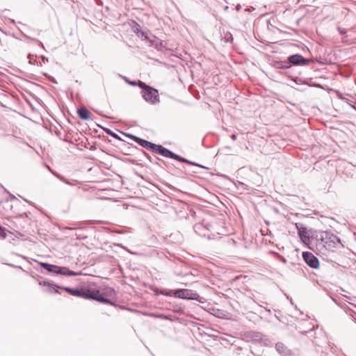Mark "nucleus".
<instances>
[{"label": "nucleus", "instance_id": "nucleus-1", "mask_svg": "<svg viewBox=\"0 0 356 356\" xmlns=\"http://www.w3.org/2000/svg\"><path fill=\"white\" fill-rule=\"evenodd\" d=\"M159 295H164L170 297L173 295L175 298L184 300H197L200 303H204L205 302L204 298L200 296L195 291L186 289H179L175 291L172 289L159 290L157 289V296Z\"/></svg>", "mask_w": 356, "mask_h": 356}, {"label": "nucleus", "instance_id": "nucleus-2", "mask_svg": "<svg viewBox=\"0 0 356 356\" xmlns=\"http://www.w3.org/2000/svg\"><path fill=\"white\" fill-rule=\"evenodd\" d=\"M83 298L87 299H93L103 303H109V298H112L115 295V291L110 288L106 287L101 289L95 288L83 289Z\"/></svg>", "mask_w": 356, "mask_h": 356}, {"label": "nucleus", "instance_id": "nucleus-3", "mask_svg": "<svg viewBox=\"0 0 356 356\" xmlns=\"http://www.w3.org/2000/svg\"><path fill=\"white\" fill-rule=\"evenodd\" d=\"M321 241L326 250L332 251L340 243V239L330 232H323L321 235Z\"/></svg>", "mask_w": 356, "mask_h": 356}, {"label": "nucleus", "instance_id": "nucleus-4", "mask_svg": "<svg viewBox=\"0 0 356 356\" xmlns=\"http://www.w3.org/2000/svg\"><path fill=\"white\" fill-rule=\"evenodd\" d=\"M157 154L161 155L166 158L173 159L177 161H179L181 162L187 163L191 165H197L201 168H204V166L199 165L196 163L189 161L186 159L174 153L169 149L164 147L161 145H157Z\"/></svg>", "mask_w": 356, "mask_h": 356}, {"label": "nucleus", "instance_id": "nucleus-5", "mask_svg": "<svg viewBox=\"0 0 356 356\" xmlns=\"http://www.w3.org/2000/svg\"><path fill=\"white\" fill-rule=\"evenodd\" d=\"M290 67L293 66H306L313 62L312 58H306L299 54H295L287 57Z\"/></svg>", "mask_w": 356, "mask_h": 356}, {"label": "nucleus", "instance_id": "nucleus-6", "mask_svg": "<svg viewBox=\"0 0 356 356\" xmlns=\"http://www.w3.org/2000/svg\"><path fill=\"white\" fill-rule=\"evenodd\" d=\"M245 337L248 340L261 343L265 346L270 344V340L261 332L257 331H248L245 333Z\"/></svg>", "mask_w": 356, "mask_h": 356}, {"label": "nucleus", "instance_id": "nucleus-7", "mask_svg": "<svg viewBox=\"0 0 356 356\" xmlns=\"http://www.w3.org/2000/svg\"><path fill=\"white\" fill-rule=\"evenodd\" d=\"M139 86L142 88L143 90V96L144 99L147 102H149L151 103H154L156 99V96L154 95V89H152L150 87L147 86L144 83L140 82Z\"/></svg>", "mask_w": 356, "mask_h": 356}, {"label": "nucleus", "instance_id": "nucleus-8", "mask_svg": "<svg viewBox=\"0 0 356 356\" xmlns=\"http://www.w3.org/2000/svg\"><path fill=\"white\" fill-rule=\"evenodd\" d=\"M13 201L8 199L3 200L0 202V212L8 217H10L13 213Z\"/></svg>", "mask_w": 356, "mask_h": 356}, {"label": "nucleus", "instance_id": "nucleus-9", "mask_svg": "<svg viewBox=\"0 0 356 356\" xmlns=\"http://www.w3.org/2000/svg\"><path fill=\"white\" fill-rule=\"evenodd\" d=\"M302 258L305 263L312 268H318L319 266V261L312 252H302Z\"/></svg>", "mask_w": 356, "mask_h": 356}, {"label": "nucleus", "instance_id": "nucleus-10", "mask_svg": "<svg viewBox=\"0 0 356 356\" xmlns=\"http://www.w3.org/2000/svg\"><path fill=\"white\" fill-rule=\"evenodd\" d=\"M210 224L203 220L202 222H197L194 225L193 229L195 232L200 236L206 237L208 236Z\"/></svg>", "mask_w": 356, "mask_h": 356}, {"label": "nucleus", "instance_id": "nucleus-11", "mask_svg": "<svg viewBox=\"0 0 356 356\" xmlns=\"http://www.w3.org/2000/svg\"><path fill=\"white\" fill-rule=\"evenodd\" d=\"M157 207L159 209H157L159 211L162 212L161 209L163 208V212L168 213L170 215H174L177 213V211L174 206L170 204H168L165 200H163L161 199H159L157 200Z\"/></svg>", "mask_w": 356, "mask_h": 356}, {"label": "nucleus", "instance_id": "nucleus-12", "mask_svg": "<svg viewBox=\"0 0 356 356\" xmlns=\"http://www.w3.org/2000/svg\"><path fill=\"white\" fill-rule=\"evenodd\" d=\"M296 227L300 238L305 242V239H309V236L307 233V227L302 223H296Z\"/></svg>", "mask_w": 356, "mask_h": 356}, {"label": "nucleus", "instance_id": "nucleus-13", "mask_svg": "<svg viewBox=\"0 0 356 356\" xmlns=\"http://www.w3.org/2000/svg\"><path fill=\"white\" fill-rule=\"evenodd\" d=\"M273 66L276 69H280V70H286V69L291 68L287 58H286V60H284L275 61L273 63Z\"/></svg>", "mask_w": 356, "mask_h": 356}, {"label": "nucleus", "instance_id": "nucleus-14", "mask_svg": "<svg viewBox=\"0 0 356 356\" xmlns=\"http://www.w3.org/2000/svg\"><path fill=\"white\" fill-rule=\"evenodd\" d=\"M78 115L82 120L90 119V112L85 108H81L78 110Z\"/></svg>", "mask_w": 356, "mask_h": 356}, {"label": "nucleus", "instance_id": "nucleus-15", "mask_svg": "<svg viewBox=\"0 0 356 356\" xmlns=\"http://www.w3.org/2000/svg\"><path fill=\"white\" fill-rule=\"evenodd\" d=\"M173 48H174V47H173L172 45L168 46V42H165V41H163V40H161V41L160 42L159 45V44L157 43V51H159V50L162 51V50H163V49H165V50H166V51H172Z\"/></svg>", "mask_w": 356, "mask_h": 356}, {"label": "nucleus", "instance_id": "nucleus-16", "mask_svg": "<svg viewBox=\"0 0 356 356\" xmlns=\"http://www.w3.org/2000/svg\"><path fill=\"white\" fill-rule=\"evenodd\" d=\"M56 273L66 275H79L77 273L70 270L68 268H65V267H63V268L59 267L58 271H56Z\"/></svg>", "mask_w": 356, "mask_h": 356}, {"label": "nucleus", "instance_id": "nucleus-17", "mask_svg": "<svg viewBox=\"0 0 356 356\" xmlns=\"http://www.w3.org/2000/svg\"><path fill=\"white\" fill-rule=\"evenodd\" d=\"M41 266L45 269V270H47L49 272H54V273H56V271H58L59 267L58 266H54V265H51V264H47V263H42L41 264Z\"/></svg>", "mask_w": 356, "mask_h": 356}, {"label": "nucleus", "instance_id": "nucleus-18", "mask_svg": "<svg viewBox=\"0 0 356 356\" xmlns=\"http://www.w3.org/2000/svg\"><path fill=\"white\" fill-rule=\"evenodd\" d=\"M66 291H68L70 294H72L73 296H79V297L83 298V294H84L83 289H81L80 290H79V289L73 290V289L67 288Z\"/></svg>", "mask_w": 356, "mask_h": 356}, {"label": "nucleus", "instance_id": "nucleus-19", "mask_svg": "<svg viewBox=\"0 0 356 356\" xmlns=\"http://www.w3.org/2000/svg\"><path fill=\"white\" fill-rule=\"evenodd\" d=\"M275 348L279 353L284 354L285 353L286 346L283 343L277 342L275 344Z\"/></svg>", "mask_w": 356, "mask_h": 356}, {"label": "nucleus", "instance_id": "nucleus-20", "mask_svg": "<svg viewBox=\"0 0 356 356\" xmlns=\"http://www.w3.org/2000/svg\"><path fill=\"white\" fill-rule=\"evenodd\" d=\"M141 145L143 147H146V148H151V149L156 148V145L155 144L149 143V142L146 141V140H143L142 143H141Z\"/></svg>", "mask_w": 356, "mask_h": 356}, {"label": "nucleus", "instance_id": "nucleus-21", "mask_svg": "<svg viewBox=\"0 0 356 356\" xmlns=\"http://www.w3.org/2000/svg\"><path fill=\"white\" fill-rule=\"evenodd\" d=\"M40 286H47L48 288L49 291H52L54 290V288L52 287V285L47 282H40L39 283Z\"/></svg>", "mask_w": 356, "mask_h": 356}, {"label": "nucleus", "instance_id": "nucleus-22", "mask_svg": "<svg viewBox=\"0 0 356 356\" xmlns=\"http://www.w3.org/2000/svg\"><path fill=\"white\" fill-rule=\"evenodd\" d=\"M7 236L6 229L4 227L0 226V237L5 238Z\"/></svg>", "mask_w": 356, "mask_h": 356}, {"label": "nucleus", "instance_id": "nucleus-23", "mask_svg": "<svg viewBox=\"0 0 356 356\" xmlns=\"http://www.w3.org/2000/svg\"><path fill=\"white\" fill-rule=\"evenodd\" d=\"M338 31L340 33V34H341V35H345L347 33V31L345 29H342L340 27L338 28Z\"/></svg>", "mask_w": 356, "mask_h": 356}, {"label": "nucleus", "instance_id": "nucleus-24", "mask_svg": "<svg viewBox=\"0 0 356 356\" xmlns=\"http://www.w3.org/2000/svg\"><path fill=\"white\" fill-rule=\"evenodd\" d=\"M237 186L238 187L239 186H241L243 189H246V185L245 184H243V182H241V181H238V184H237Z\"/></svg>", "mask_w": 356, "mask_h": 356}, {"label": "nucleus", "instance_id": "nucleus-25", "mask_svg": "<svg viewBox=\"0 0 356 356\" xmlns=\"http://www.w3.org/2000/svg\"><path fill=\"white\" fill-rule=\"evenodd\" d=\"M275 254L278 255V257H279V258H280V260L282 262H283V263H284V264H285V263H286V259L284 257L279 255L277 253H275Z\"/></svg>", "mask_w": 356, "mask_h": 356}, {"label": "nucleus", "instance_id": "nucleus-26", "mask_svg": "<svg viewBox=\"0 0 356 356\" xmlns=\"http://www.w3.org/2000/svg\"><path fill=\"white\" fill-rule=\"evenodd\" d=\"M230 138H231L233 140H236V138H237V136H236V134H232V135H231Z\"/></svg>", "mask_w": 356, "mask_h": 356}, {"label": "nucleus", "instance_id": "nucleus-27", "mask_svg": "<svg viewBox=\"0 0 356 356\" xmlns=\"http://www.w3.org/2000/svg\"><path fill=\"white\" fill-rule=\"evenodd\" d=\"M348 104L350 105V106L354 109L355 111H356V102L355 103V104H351L350 103H348Z\"/></svg>", "mask_w": 356, "mask_h": 356}, {"label": "nucleus", "instance_id": "nucleus-28", "mask_svg": "<svg viewBox=\"0 0 356 356\" xmlns=\"http://www.w3.org/2000/svg\"><path fill=\"white\" fill-rule=\"evenodd\" d=\"M343 298H344L345 301H346L348 302L350 300V298L349 296H343Z\"/></svg>", "mask_w": 356, "mask_h": 356}, {"label": "nucleus", "instance_id": "nucleus-29", "mask_svg": "<svg viewBox=\"0 0 356 356\" xmlns=\"http://www.w3.org/2000/svg\"><path fill=\"white\" fill-rule=\"evenodd\" d=\"M156 317H157V318H163V315H162V314H157Z\"/></svg>", "mask_w": 356, "mask_h": 356}, {"label": "nucleus", "instance_id": "nucleus-30", "mask_svg": "<svg viewBox=\"0 0 356 356\" xmlns=\"http://www.w3.org/2000/svg\"><path fill=\"white\" fill-rule=\"evenodd\" d=\"M230 39H231V40H232V35H229V37H228V38H227V41H229V40H230Z\"/></svg>", "mask_w": 356, "mask_h": 356}, {"label": "nucleus", "instance_id": "nucleus-31", "mask_svg": "<svg viewBox=\"0 0 356 356\" xmlns=\"http://www.w3.org/2000/svg\"><path fill=\"white\" fill-rule=\"evenodd\" d=\"M156 101H157V102L159 101V91L158 90H157V99H156Z\"/></svg>", "mask_w": 356, "mask_h": 356}, {"label": "nucleus", "instance_id": "nucleus-32", "mask_svg": "<svg viewBox=\"0 0 356 356\" xmlns=\"http://www.w3.org/2000/svg\"><path fill=\"white\" fill-rule=\"evenodd\" d=\"M156 255H157V257H159V258H161V257H160L159 252H157Z\"/></svg>", "mask_w": 356, "mask_h": 356}, {"label": "nucleus", "instance_id": "nucleus-33", "mask_svg": "<svg viewBox=\"0 0 356 356\" xmlns=\"http://www.w3.org/2000/svg\"><path fill=\"white\" fill-rule=\"evenodd\" d=\"M290 301H291V304H293L291 298L290 299Z\"/></svg>", "mask_w": 356, "mask_h": 356}, {"label": "nucleus", "instance_id": "nucleus-34", "mask_svg": "<svg viewBox=\"0 0 356 356\" xmlns=\"http://www.w3.org/2000/svg\"><path fill=\"white\" fill-rule=\"evenodd\" d=\"M355 307H356V305H355Z\"/></svg>", "mask_w": 356, "mask_h": 356}]
</instances>
